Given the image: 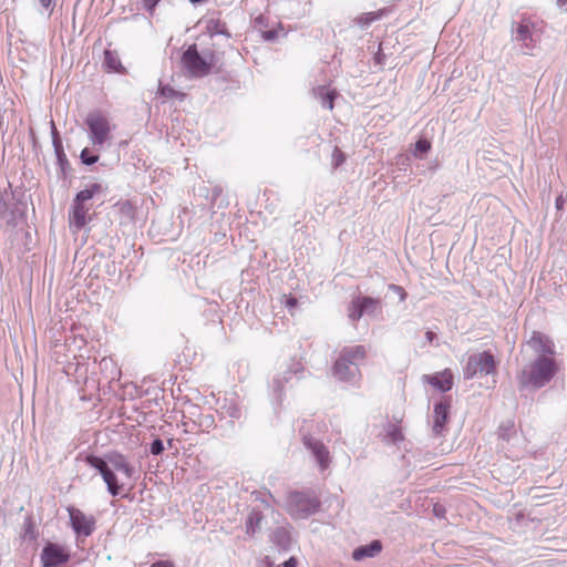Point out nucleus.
Listing matches in <instances>:
<instances>
[{
    "label": "nucleus",
    "instance_id": "obj_44",
    "mask_svg": "<svg viewBox=\"0 0 567 567\" xmlns=\"http://www.w3.org/2000/svg\"><path fill=\"white\" fill-rule=\"evenodd\" d=\"M53 143H54V146H55L56 153H59V152H60V151H59V148H60V142H59V140L54 138V140H53Z\"/></svg>",
    "mask_w": 567,
    "mask_h": 567
},
{
    "label": "nucleus",
    "instance_id": "obj_13",
    "mask_svg": "<svg viewBox=\"0 0 567 567\" xmlns=\"http://www.w3.org/2000/svg\"><path fill=\"white\" fill-rule=\"evenodd\" d=\"M305 446L311 452L313 458L318 463L321 471H324L330 465V454L326 445L310 436L303 437Z\"/></svg>",
    "mask_w": 567,
    "mask_h": 567
},
{
    "label": "nucleus",
    "instance_id": "obj_14",
    "mask_svg": "<svg viewBox=\"0 0 567 567\" xmlns=\"http://www.w3.org/2000/svg\"><path fill=\"white\" fill-rule=\"evenodd\" d=\"M113 471L123 473L127 478L133 477L135 471L134 467L127 462L126 457L117 452H111L105 455L104 458Z\"/></svg>",
    "mask_w": 567,
    "mask_h": 567
},
{
    "label": "nucleus",
    "instance_id": "obj_32",
    "mask_svg": "<svg viewBox=\"0 0 567 567\" xmlns=\"http://www.w3.org/2000/svg\"><path fill=\"white\" fill-rule=\"evenodd\" d=\"M39 4L41 6L42 10L48 13V16H51L55 2L54 0H39Z\"/></svg>",
    "mask_w": 567,
    "mask_h": 567
},
{
    "label": "nucleus",
    "instance_id": "obj_35",
    "mask_svg": "<svg viewBox=\"0 0 567 567\" xmlns=\"http://www.w3.org/2000/svg\"><path fill=\"white\" fill-rule=\"evenodd\" d=\"M159 1L161 0H141L143 8L150 12L154 10V8Z\"/></svg>",
    "mask_w": 567,
    "mask_h": 567
},
{
    "label": "nucleus",
    "instance_id": "obj_1",
    "mask_svg": "<svg viewBox=\"0 0 567 567\" xmlns=\"http://www.w3.org/2000/svg\"><path fill=\"white\" fill-rule=\"evenodd\" d=\"M557 367L555 360L538 355L534 361L525 364L517 375L520 389L537 390L545 386L556 374Z\"/></svg>",
    "mask_w": 567,
    "mask_h": 567
},
{
    "label": "nucleus",
    "instance_id": "obj_5",
    "mask_svg": "<svg viewBox=\"0 0 567 567\" xmlns=\"http://www.w3.org/2000/svg\"><path fill=\"white\" fill-rule=\"evenodd\" d=\"M89 138L96 151H101L111 138L109 120L99 111L90 112L85 117Z\"/></svg>",
    "mask_w": 567,
    "mask_h": 567
},
{
    "label": "nucleus",
    "instance_id": "obj_41",
    "mask_svg": "<svg viewBox=\"0 0 567 567\" xmlns=\"http://www.w3.org/2000/svg\"><path fill=\"white\" fill-rule=\"evenodd\" d=\"M286 298V307L291 309L293 308L296 305H297V299L295 297H287V296H284Z\"/></svg>",
    "mask_w": 567,
    "mask_h": 567
},
{
    "label": "nucleus",
    "instance_id": "obj_38",
    "mask_svg": "<svg viewBox=\"0 0 567 567\" xmlns=\"http://www.w3.org/2000/svg\"><path fill=\"white\" fill-rule=\"evenodd\" d=\"M228 414L230 417H234V419H239L241 415L240 410L237 406H230L228 409Z\"/></svg>",
    "mask_w": 567,
    "mask_h": 567
},
{
    "label": "nucleus",
    "instance_id": "obj_12",
    "mask_svg": "<svg viewBox=\"0 0 567 567\" xmlns=\"http://www.w3.org/2000/svg\"><path fill=\"white\" fill-rule=\"evenodd\" d=\"M451 403L447 398L434 404L432 431L435 435H442L450 417Z\"/></svg>",
    "mask_w": 567,
    "mask_h": 567
},
{
    "label": "nucleus",
    "instance_id": "obj_29",
    "mask_svg": "<svg viewBox=\"0 0 567 567\" xmlns=\"http://www.w3.org/2000/svg\"><path fill=\"white\" fill-rule=\"evenodd\" d=\"M81 159L82 163L85 165H93L99 161V156L91 154V152L87 148H84L81 152Z\"/></svg>",
    "mask_w": 567,
    "mask_h": 567
},
{
    "label": "nucleus",
    "instance_id": "obj_22",
    "mask_svg": "<svg viewBox=\"0 0 567 567\" xmlns=\"http://www.w3.org/2000/svg\"><path fill=\"white\" fill-rule=\"evenodd\" d=\"M384 13V10H378V11H372V12H365V13H362L360 16H358L355 19H354V22L361 28V29H367L371 23H373L374 21H378L382 18Z\"/></svg>",
    "mask_w": 567,
    "mask_h": 567
},
{
    "label": "nucleus",
    "instance_id": "obj_9",
    "mask_svg": "<svg viewBox=\"0 0 567 567\" xmlns=\"http://www.w3.org/2000/svg\"><path fill=\"white\" fill-rule=\"evenodd\" d=\"M513 40L520 43L525 54H532L539 41L535 24L530 20H522L513 30Z\"/></svg>",
    "mask_w": 567,
    "mask_h": 567
},
{
    "label": "nucleus",
    "instance_id": "obj_46",
    "mask_svg": "<svg viewBox=\"0 0 567 567\" xmlns=\"http://www.w3.org/2000/svg\"><path fill=\"white\" fill-rule=\"evenodd\" d=\"M265 38H266V39H268V40L272 39V38H274L272 32H270V31H269V32H267V33L265 34Z\"/></svg>",
    "mask_w": 567,
    "mask_h": 567
},
{
    "label": "nucleus",
    "instance_id": "obj_28",
    "mask_svg": "<svg viewBox=\"0 0 567 567\" xmlns=\"http://www.w3.org/2000/svg\"><path fill=\"white\" fill-rule=\"evenodd\" d=\"M431 150V143L427 140L421 138L415 143L414 155L417 156L426 154Z\"/></svg>",
    "mask_w": 567,
    "mask_h": 567
},
{
    "label": "nucleus",
    "instance_id": "obj_26",
    "mask_svg": "<svg viewBox=\"0 0 567 567\" xmlns=\"http://www.w3.org/2000/svg\"><path fill=\"white\" fill-rule=\"evenodd\" d=\"M361 309H364V315L373 313L378 308V301L370 297H362L357 299Z\"/></svg>",
    "mask_w": 567,
    "mask_h": 567
},
{
    "label": "nucleus",
    "instance_id": "obj_19",
    "mask_svg": "<svg viewBox=\"0 0 567 567\" xmlns=\"http://www.w3.org/2000/svg\"><path fill=\"white\" fill-rule=\"evenodd\" d=\"M264 518V514L259 509H251L245 522L246 534L252 537L260 532Z\"/></svg>",
    "mask_w": 567,
    "mask_h": 567
},
{
    "label": "nucleus",
    "instance_id": "obj_36",
    "mask_svg": "<svg viewBox=\"0 0 567 567\" xmlns=\"http://www.w3.org/2000/svg\"><path fill=\"white\" fill-rule=\"evenodd\" d=\"M566 204V196L560 194L555 200V207L557 210H563Z\"/></svg>",
    "mask_w": 567,
    "mask_h": 567
},
{
    "label": "nucleus",
    "instance_id": "obj_3",
    "mask_svg": "<svg viewBox=\"0 0 567 567\" xmlns=\"http://www.w3.org/2000/svg\"><path fill=\"white\" fill-rule=\"evenodd\" d=\"M106 187L100 183H93L85 189L80 190L71 205L69 212V227L72 233H79L91 219L89 213L91 205L87 204L95 195L105 193Z\"/></svg>",
    "mask_w": 567,
    "mask_h": 567
},
{
    "label": "nucleus",
    "instance_id": "obj_25",
    "mask_svg": "<svg viewBox=\"0 0 567 567\" xmlns=\"http://www.w3.org/2000/svg\"><path fill=\"white\" fill-rule=\"evenodd\" d=\"M403 434H402V431L400 429V426H398L396 424H388L385 426V442L386 443H390V444H396L401 441H403Z\"/></svg>",
    "mask_w": 567,
    "mask_h": 567
},
{
    "label": "nucleus",
    "instance_id": "obj_7",
    "mask_svg": "<svg viewBox=\"0 0 567 567\" xmlns=\"http://www.w3.org/2000/svg\"><path fill=\"white\" fill-rule=\"evenodd\" d=\"M495 370L496 364L493 354L484 351L468 357L463 373L465 379H473L477 374H493Z\"/></svg>",
    "mask_w": 567,
    "mask_h": 567
},
{
    "label": "nucleus",
    "instance_id": "obj_16",
    "mask_svg": "<svg viewBox=\"0 0 567 567\" xmlns=\"http://www.w3.org/2000/svg\"><path fill=\"white\" fill-rule=\"evenodd\" d=\"M423 380L442 392L450 391L453 385V375L449 370L433 375L424 374Z\"/></svg>",
    "mask_w": 567,
    "mask_h": 567
},
{
    "label": "nucleus",
    "instance_id": "obj_45",
    "mask_svg": "<svg viewBox=\"0 0 567 567\" xmlns=\"http://www.w3.org/2000/svg\"><path fill=\"white\" fill-rule=\"evenodd\" d=\"M566 3H567V0H557V6L560 8L564 7Z\"/></svg>",
    "mask_w": 567,
    "mask_h": 567
},
{
    "label": "nucleus",
    "instance_id": "obj_6",
    "mask_svg": "<svg viewBox=\"0 0 567 567\" xmlns=\"http://www.w3.org/2000/svg\"><path fill=\"white\" fill-rule=\"evenodd\" d=\"M182 63L193 76L203 78L209 74L214 66V54L212 52L199 54L194 44L183 53Z\"/></svg>",
    "mask_w": 567,
    "mask_h": 567
},
{
    "label": "nucleus",
    "instance_id": "obj_27",
    "mask_svg": "<svg viewBox=\"0 0 567 567\" xmlns=\"http://www.w3.org/2000/svg\"><path fill=\"white\" fill-rule=\"evenodd\" d=\"M346 161V156L343 154V152L338 148V147H334L333 152H332V155H331V164L333 166V168H338L340 165H342Z\"/></svg>",
    "mask_w": 567,
    "mask_h": 567
},
{
    "label": "nucleus",
    "instance_id": "obj_2",
    "mask_svg": "<svg viewBox=\"0 0 567 567\" xmlns=\"http://www.w3.org/2000/svg\"><path fill=\"white\" fill-rule=\"evenodd\" d=\"M365 355L363 346L344 347L332 367V377L340 382L357 383L361 378L359 364Z\"/></svg>",
    "mask_w": 567,
    "mask_h": 567
},
{
    "label": "nucleus",
    "instance_id": "obj_23",
    "mask_svg": "<svg viewBox=\"0 0 567 567\" xmlns=\"http://www.w3.org/2000/svg\"><path fill=\"white\" fill-rule=\"evenodd\" d=\"M498 437L506 443H509L516 437V430L513 421H506L498 427Z\"/></svg>",
    "mask_w": 567,
    "mask_h": 567
},
{
    "label": "nucleus",
    "instance_id": "obj_24",
    "mask_svg": "<svg viewBox=\"0 0 567 567\" xmlns=\"http://www.w3.org/2000/svg\"><path fill=\"white\" fill-rule=\"evenodd\" d=\"M21 537L23 540L33 542L38 537V532L31 516H27L23 522Z\"/></svg>",
    "mask_w": 567,
    "mask_h": 567
},
{
    "label": "nucleus",
    "instance_id": "obj_4",
    "mask_svg": "<svg viewBox=\"0 0 567 567\" xmlns=\"http://www.w3.org/2000/svg\"><path fill=\"white\" fill-rule=\"evenodd\" d=\"M320 499L312 493L291 492L287 498V511L297 519L307 518L320 508Z\"/></svg>",
    "mask_w": 567,
    "mask_h": 567
},
{
    "label": "nucleus",
    "instance_id": "obj_17",
    "mask_svg": "<svg viewBox=\"0 0 567 567\" xmlns=\"http://www.w3.org/2000/svg\"><path fill=\"white\" fill-rule=\"evenodd\" d=\"M382 550V544L380 540H372L368 545L359 546L352 551V558L360 561L364 558H372L378 556Z\"/></svg>",
    "mask_w": 567,
    "mask_h": 567
},
{
    "label": "nucleus",
    "instance_id": "obj_40",
    "mask_svg": "<svg viewBox=\"0 0 567 567\" xmlns=\"http://www.w3.org/2000/svg\"><path fill=\"white\" fill-rule=\"evenodd\" d=\"M298 560L296 557H290L288 560L282 563V567H297Z\"/></svg>",
    "mask_w": 567,
    "mask_h": 567
},
{
    "label": "nucleus",
    "instance_id": "obj_20",
    "mask_svg": "<svg viewBox=\"0 0 567 567\" xmlns=\"http://www.w3.org/2000/svg\"><path fill=\"white\" fill-rule=\"evenodd\" d=\"M315 96L320 101L322 107L328 110L333 109V100L336 96V92L327 89L326 86H318L313 90Z\"/></svg>",
    "mask_w": 567,
    "mask_h": 567
},
{
    "label": "nucleus",
    "instance_id": "obj_18",
    "mask_svg": "<svg viewBox=\"0 0 567 567\" xmlns=\"http://www.w3.org/2000/svg\"><path fill=\"white\" fill-rule=\"evenodd\" d=\"M271 540L280 550L284 551H288L293 543L291 533L286 527L276 528L271 535Z\"/></svg>",
    "mask_w": 567,
    "mask_h": 567
},
{
    "label": "nucleus",
    "instance_id": "obj_43",
    "mask_svg": "<svg viewBox=\"0 0 567 567\" xmlns=\"http://www.w3.org/2000/svg\"><path fill=\"white\" fill-rule=\"evenodd\" d=\"M425 337H426V339H427L430 342H432V341H433V339H434L436 336H435V333H434V332H432V331H427V332L425 333Z\"/></svg>",
    "mask_w": 567,
    "mask_h": 567
},
{
    "label": "nucleus",
    "instance_id": "obj_8",
    "mask_svg": "<svg viewBox=\"0 0 567 567\" xmlns=\"http://www.w3.org/2000/svg\"><path fill=\"white\" fill-rule=\"evenodd\" d=\"M85 462L101 474L104 483L106 484L107 492L112 496H117L121 494L122 485L118 483L114 471L107 466V462L103 457L90 454L85 456Z\"/></svg>",
    "mask_w": 567,
    "mask_h": 567
},
{
    "label": "nucleus",
    "instance_id": "obj_10",
    "mask_svg": "<svg viewBox=\"0 0 567 567\" xmlns=\"http://www.w3.org/2000/svg\"><path fill=\"white\" fill-rule=\"evenodd\" d=\"M69 517L71 526L78 536H90L95 528V519L93 516H86L82 511L69 507Z\"/></svg>",
    "mask_w": 567,
    "mask_h": 567
},
{
    "label": "nucleus",
    "instance_id": "obj_37",
    "mask_svg": "<svg viewBox=\"0 0 567 567\" xmlns=\"http://www.w3.org/2000/svg\"><path fill=\"white\" fill-rule=\"evenodd\" d=\"M390 287L393 289V291L395 293H398L400 296L401 301H403L405 299L406 293L403 289V286L395 285V286H390Z\"/></svg>",
    "mask_w": 567,
    "mask_h": 567
},
{
    "label": "nucleus",
    "instance_id": "obj_31",
    "mask_svg": "<svg viewBox=\"0 0 567 567\" xmlns=\"http://www.w3.org/2000/svg\"><path fill=\"white\" fill-rule=\"evenodd\" d=\"M164 451V444L161 439H155L150 446V452L153 455H159Z\"/></svg>",
    "mask_w": 567,
    "mask_h": 567
},
{
    "label": "nucleus",
    "instance_id": "obj_21",
    "mask_svg": "<svg viewBox=\"0 0 567 567\" xmlns=\"http://www.w3.org/2000/svg\"><path fill=\"white\" fill-rule=\"evenodd\" d=\"M103 65L110 72H124V68L121 63L120 56L115 51L105 50Z\"/></svg>",
    "mask_w": 567,
    "mask_h": 567
},
{
    "label": "nucleus",
    "instance_id": "obj_11",
    "mask_svg": "<svg viewBox=\"0 0 567 567\" xmlns=\"http://www.w3.org/2000/svg\"><path fill=\"white\" fill-rule=\"evenodd\" d=\"M70 559V554L59 544L47 543L41 553L43 567H60Z\"/></svg>",
    "mask_w": 567,
    "mask_h": 567
},
{
    "label": "nucleus",
    "instance_id": "obj_33",
    "mask_svg": "<svg viewBox=\"0 0 567 567\" xmlns=\"http://www.w3.org/2000/svg\"><path fill=\"white\" fill-rule=\"evenodd\" d=\"M284 381H287L286 377L284 379L275 378L272 380L271 386H272L274 391L277 393L278 396H280V394H281V392L284 390Z\"/></svg>",
    "mask_w": 567,
    "mask_h": 567
},
{
    "label": "nucleus",
    "instance_id": "obj_15",
    "mask_svg": "<svg viewBox=\"0 0 567 567\" xmlns=\"http://www.w3.org/2000/svg\"><path fill=\"white\" fill-rule=\"evenodd\" d=\"M528 344L538 353V355H553L555 353L554 343L539 332H534Z\"/></svg>",
    "mask_w": 567,
    "mask_h": 567
},
{
    "label": "nucleus",
    "instance_id": "obj_34",
    "mask_svg": "<svg viewBox=\"0 0 567 567\" xmlns=\"http://www.w3.org/2000/svg\"><path fill=\"white\" fill-rule=\"evenodd\" d=\"M159 94L167 99H172L178 95V93L174 89L166 85L159 87Z\"/></svg>",
    "mask_w": 567,
    "mask_h": 567
},
{
    "label": "nucleus",
    "instance_id": "obj_42",
    "mask_svg": "<svg viewBox=\"0 0 567 567\" xmlns=\"http://www.w3.org/2000/svg\"><path fill=\"white\" fill-rule=\"evenodd\" d=\"M204 423L206 424V426H212L214 424V417L212 415H207L205 416L204 419Z\"/></svg>",
    "mask_w": 567,
    "mask_h": 567
},
{
    "label": "nucleus",
    "instance_id": "obj_39",
    "mask_svg": "<svg viewBox=\"0 0 567 567\" xmlns=\"http://www.w3.org/2000/svg\"><path fill=\"white\" fill-rule=\"evenodd\" d=\"M151 567H174V565L169 560H158L153 563Z\"/></svg>",
    "mask_w": 567,
    "mask_h": 567
},
{
    "label": "nucleus",
    "instance_id": "obj_30",
    "mask_svg": "<svg viewBox=\"0 0 567 567\" xmlns=\"http://www.w3.org/2000/svg\"><path fill=\"white\" fill-rule=\"evenodd\" d=\"M364 315V309H361L358 300L353 301L352 309L350 310L349 318L352 321L360 319Z\"/></svg>",
    "mask_w": 567,
    "mask_h": 567
}]
</instances>
